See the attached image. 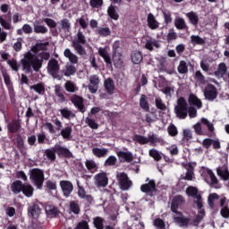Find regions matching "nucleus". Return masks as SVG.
Masks as SVG:
<instances>
[{
    "label": "nucleus",
    "mask_w": 229,
    "mask_h": 229,
    "mask_svg": "<svg viewBox=\"0 0 229 229\" xmlns=\"http://www.w3.org/2000/svg\"><path fill=\"white\" fill-rule=\"evenodd\" d=\"M160 47V43L157 39L148 38L145 41V49L148 51H153L154 49H158Z\"/></svg>",
    "instance_id": "18"
},
{
    "label": "nucleus",
    "mask_w": 229,
    "mask_h": 229,
    "mask_svg": "<svg viewBox=\"0 0 229 229\" xmlns=\"http://www.w3.org/2000/svg\"><path fill=\"white\" fill-rule=\"evenodd\" d=\"M123 48L119 47V42L113 44V63L116 67H123Z\"/></svg>",
    "instance_id": "5"
},
{
    "label": "nucleus",
    "mask_w": 229,
    "mask_h": 229,
    "mask_svg": "<svg viewBox=\"0 0 229 229\" xmlns=\"http://www.w3.org/2000/svg\"><path fill=\"white\" fill-rule=\"evenodd\" d=\"M30 178L38 189H42V185H44V171L38 168L31 169L30 172Z\"/></svg>",
    "instance_id": "4"
},
{
    "label": "nucleus",
    "mask_w": 229,
    "mask_h": 229,
    "mask_svg": "<svg viewBox=\"0 0 229 229\" xmlns=\"http://www.w3.org/2000/svg\"><path fill=\"white\" fill-rule=\"evenodd\" d=\"M147 22L150 30H157L158 26H160V23L158 22V21H157V18H155V15H153V13L148 14Z\"/></svg>",
    "instance_id": "20"
},
{
    "label": "nucleus",
    "mask_w": 229,
    "mask_h": 229,
    "mask_svg": "<svg viewBox=\"0 0 229 229\" xmlns=\"http://www.w3.org/2000/svg\"><path fill=\"white\" fill-rule=\"evenodd\" d=\"M186 169V174L184 177V180H188L189 182H192L194 180V168L192 167V165L188 164L185 166Z\"/></svg>",
    "instance_id": "31"
},
{
    "label": "nucleus",
    "mask_w": 229,
    "mask_h": 229,
    "mask_svg": "<svg viewBox=\"0 0 229 229\" xmlns=\"http://www.w3.org/2000/svg\"><path fill=\"white\" fill-rule=\"evenodd\" d=\"M89 80V90L91 94H96L99 89V83L101 81L99 80V77L98 75H91Z\"/></svg>",
    "instance_id": "11"
},
{
    "label": "nucleus",
    "mask_w": 229,
    "mask_h": 229,
    "mask_svg": "<svg viewBox=\"0 0 229 229\" xmlns=\"http://www.w3.org/2000/svg\"><path fill=\"white\" fill-rule=\"evenodd\" d=\"M107 13L111 19H114V21H117L119 19V14L117 12H115V7L113 5H110L109 8L107 9Z\"/></svg>",
    "instance_id": "50"
},
{
    "label": "nucleus",
    "mask_w": 229,
    "mask_h": 229,
    "mask_svg": "<svg viewBox=\"0 0 229 229\" xmlns=\"http://www.w3.org/2000/svg\"><path fill=\"white\" fill-rule=\"evenodd\" d=\"M76 37L77 39L75 40L78 42V44H87V38H85V34H83L81 30H78Z\"/></svg>",
    "instance_id": "51"
},
{
    "label": "nucleus",
    "mask_w": 229,
    "mask_h": 229,
    "mask_svg": "<svg viewBox=\"0 0 229 229\" xmlns=\"http://www.w3.org/2000/svg\"><path fill=\"white\" fill-rule=\"evenodd\" d=\"M131 62L132 64H139L140 62H142V54L139 51H134L131 54Z\"/></svg>",
    "instance_id": "45"
},
{
    "label": "nucleus",
    "mask_w": 229,
    "mask_h": 229,
    "mask_svg": "<svg viewBox=\"0 0 229 229\" xmlns=\"http://www.w3.org/2000/svg\"><path fill=\"white\" fill-rule=\"evenodd\" d=\"M167 131L170 137H176L178 135V129L174 124H170L167 128Z\"/></svg>",
    "instance_id": "60"
},
{
    "label": "nucleus",
    "mask_w": 229,
    "mask_h": 229,
    "mask_svg": "<svg viewBox=\"0 0 229 229\" xmlns=\"http://www.w3.org/2000/svg\"><path fill=\"white\" fill-rule=\"evenodd\" d=\"M132 140L138 142V144H148V137L142 135L133 136Z\"/></svg>",
    "instance_id": "52"
},
{
    "label": "nucleus",
    "mask_w": 229,
    "mask_h": 229,
    "mask_svg": "<svg viewBox=\"0 0 229 229\" xmlns=\"http://www.w3.org/2000/svg\"><path fill=\"white\" fill-rule=\"evenodd\" d=\"M186 194L187 196H190L191 198L193 199V203L199 210V215L197 216L196 219L193 220V225L198 226L201 219H203L205 216V210L203 209V199L201 198V193H199L198 188L194 186H189L186 189Z\"/></svg>",
    "instance_id": "3"
},
{
    "label": "nucleus",
    "mask_w": 229,
    "mask_h": 229,
    "mask_svg": "<svg viewBox=\"0 0 229 229\" xmlns=\"http://www.w3.org/2000/svg\"><path fill=\"white\" fill-rule=\"evenodd\" d=\"M77 185L79 187V190H78L79 198H81V199H86V201H89V203H90L92 201V196L87 195V193L85 192V189L80 186L79 181H77Z\"/></svg>",
    "instance_id": "28"
},
{
    "label": "nucleus",
    "mask_w": 229,
    "mask_h": 229,
    "mask_svg": "<svg viewBox=\"0 0 229 229\" xmlns=\"http://www.w3.org/2000/svg\"><path fill=\"white\" fill-rule=\"evenodd\" d=\"M177 71L179 74H187V72H189V67L187 66V63L185 61H180Z\"/></svg>",
    "instance_id": "46"
},
{
    "label": "nucleus",
    "mask_w": 229,
    "mask_h": 229,
    "mask_svg": "<svg viewBox=\"0 0 229 229\" xmlns=\"http://www.w3.org/2000/svg\"><path fill=\"white\" fill-rule=\"evenodd\" d=\"M60 114L64 119H74L76 117V114L72 113V111L68 108L60 109Z\"/></svg>",
    "instance_id": "41"
},
{
    "label": "nucleus",
    "mask_w": 229,
    "mask_h": 229,
    "mask_svg": "<svg viewBox=\"0 0 229 229\" xmlns=\"http://www.w3.org/2000/svg\"><path fill=\"white\" fill-rule=\"evenodd\" d=\"M45 153L48 160H55L56 152L54 148L47 149Z\"/></svg>",
    "instance_id": "58"
},
{
    "label": "nucleus",
    "mask_w": 229,
    "mask_h": 229,
    "mask_svg": "<svg viewBox=\"0 0 229 229\" xmlns=\"http://www.w3.org/2000/svg\"><path fill=\"white\" fill-rule=\"evenodd\" d=\"M94 180L97 187H106L108 185V177L105 172L97 174Z\"/></svg>",
    "instance_id": "13"
},
{
    "label": "nucleus",
    "mask_w": 229,
    "mask_h": 229,
    "mask_svg": "<svg viewBox=\"0 0 229 229\" xmlns=\"http://www.w3.org/2000/svg\"><path fill=\"white\" fill-rule=\"evenodd\" d=\"M28 212L30 217H32V219H38L42 210L38 204H30L28 208Z\"/></svg>",
    "instance_id": "17"
},
{
    "label": "nucleus",
    "mask_w": 229,
    "mask_h": 229,
    "mask_svg": "<svg viewBox=\"0 0 229 229\" xmlns=\"http://www.w3.org/2000/svg\"><path fill=\"white\" fill-rule=\"evenodd\" d=\"M153 224L157 229H165V223L161 218H156Z\"/></svg>",
    "instance_id": "59"
},
{
    "label": "nucleus",
    "mask_w": 229,
    "mask_h": 229,
    "mask_svg": "<svg viewBox=\"0 0 229 229\" xmlns=\"http://www.w3.org/2000/svg\"><path fill=\"white\" fill-rule=\"evenodd\" d=\"M93 225L97 229H104L105 220L102 217L97 216L93 219Z\"/></svg>",
    "instance_id": "47"
},
{
    "label": "nucleus",
    "mask_w": 229,
    "mask_h": 229,
    "mask_svg": "<svg viewBox=\"0 0 229 229\" xmlns=\"http://www.w3.org/2000/svg\"><path fill=\"white\" fill-rule=\"evenodd\" d=\"M174 112L179 119H185V117H187V101L185 98H180L178 99Z\"/></svg>",
    "instance_id": "6"
},
{
    "label": "nucleus",
    "mask_w": 229,
    "mask_h": 229,
    "mask_svg": "<svg viewBox=\"0 0 229 229\" xmlns=\"http://www.w3.org/2000/svg\"><path fill=\"white\" fill-rule=\"evenodd\" d=\"M216 173L222 180H229V172H228V166L226 165H224L223 166H219L216 168Z\"/></svg>",
    "instance_id": "24"
},
{
    "label": "nucleus",
    "mask_w": 229,
    "mask_h": 229,
    "mask_svg": "<svg viewBox=\"0 0 229 229\" xmlns=\"http://www.w3.org/2000/svg\"><path fill=\"white\" fill-rule=\"evenodd\" d=\"M120 162H131L133 160V155L131 152H117Z\"/></svg>",
    "instance_id": "26"
},
{
    "label": "nucleus",
    "mask_w": 229,
    "mask_h": 229,
    "mask_svg": "<svg viewBox=\"0 0 229 229\" xmlns=\"http://www.w3.org/2000/svg\"><path fill=\"white\" fill-rule=\"evenodd\" d=\"M45 210L48 217H56L58 214V208L49 204L46 206Z\"/></svg>",
    "instance_id": "33"
},
{
    "label": "nucleus",
    "mask_w": 229,
    "mask_h": 229,
    "mask_svg": "<svg viewBox=\"0 0 229 229\" xmlns=\"http://www.w3.org/2000/svg\"><path fill=\"white\" fill-rule=\"evenodd\" d=\"M174 26L177 30H185V28H187V23H185V20L183 18L177 16L174 19Z\"/></svg>",
    "instance_id": "38"
},
{
    "label": "nucleus",
    "mask_w": 229,
    "mask_h": 229,
    "mask_svg": "<svg viewBox=\"0 0 229 229\" xmlns=\"http://www.w3.org/2000/svg\"><path fill=\"white\" fill-rule=\"evenodd\" d=\"M183 203H185V199L183 196L177 195L174 198L171 205V210L174 214V221L179 226H189V225H194V221L184 217L183 215L178 211V208H180Z\"/></svg>",
    "instance_id": "2"
},
{
    "label": "nucleus",
    "mask_w": 229,
    "mask_h": 229,
    "mask_svg": "<svg viewBox=\"0 0 229 229\" xmlns=\"http://www.w3.org/2000/svg\"><path fill=\"white\" fill-rule=\"evenodd\" d=\"M186 17H188L189 21L193 26H198V22H199V18L198 17V14L194 12H190L186 13Z\"/></svg>",
    "instance_id": "35"
},
{
    "label": "nucleus",
    "mask_w": 229,
    "mask_h": 229,
    "mask_svg": "<svg viewBox=\"0 0 229 229\" xmlns=\"http://www.w3.org/2000/svg\"><path fill=\"white\" fill-rule=\"evenodd\" d=\"M189 103L190 105H193V106H197V108H201L202 106L201 100L196 95H190Z\"/></svg>",
    "instance_id": "43"
},
{
    "label": "nucleus",
    "mask_w": 229,
    "mask_h": 229,
    "mask_svg": "<svg viewBox=\"0 0 229 229\" xmlns=\"http://www.w3.org/2000/svg\"><path fill=\"white\" fill-rule=\"evenodd\" d=\"M202 176L205 182H207V183H208L209 185H216V183H217V178H216V175L214 174L212 170L208 168H206L202 171Z\"/></svg>",
    "instance_id": "12"
},
{
    "label": "nucleus",
    "mask_w": 229,
    "mask_h": 229,
    "mask_svg": "<svg viewBox=\"0 0 229 229\" xmlns=\"http://www.w3.org/2000/svg\"><path fill=\"white\" fill-rule=\"evenodd\" d=\"M155 103H156L157 108H158L159 110H166L167 109V106H165V104L164 103V101H162V98H157L155 99Z\"/></svg>",
    "instance_id": "63"
},
{
    "label": "nucleus",
    "mask_w": 229,
    "mask_h": 229,
    "mask_svg": "<svg viewBox=\"0 0 229 229\" xmlns=\"http://www.w3.org/2000/svg\"><path fill=\"white\" fill-rule=\"evenodd\" d=\"M23 189H24V184H22V182H21V181H15L11 185V191L14 194H19L20 192H22Z\"/></svg>",
    "instance_id": "29"
},
{
    "label": "nucleus",
    "mask_w": 229,
    "mask_h": 229,
    "mask_svg": "<svg viewBox=\"0 0 229 229\" xmlns=\"http://www.w3.org/2000/svg\"><path fill=\"white\" fill-rule=\"evenodd\" d=\"M60 187L62 189L64 196H65L66 198H69L71 192H72L74 189V187L72 186V182H71L70 181H61Z\"/></svg>",
    "instance_id": "14"
},
{
    "label": "nucleus",
    "mask_w": 229,
    "mask_h": 229,
    "mask_svg": "<svg viewBox=\"0 0 229 229\" xmlns=\"http://www.w3.org/2000/svg\"><path fill=\"white\" fill-rule=\"evenodd\" d=\"M191 40L193 46H196V45L201 46L205 44V40L201 38L199 36H191Z\"/></svg>",
    "instance_id": "56"
},
{
    "label": "nucleus",
    "mask_w": 229,
    "mask_h": 229,
    "mask_svg": "<svg viewBox=\"0 0 229 229\" xmlns=\"http://www.w3.org/2000/svg\"><path fill=\"white\" fill-rule=\"evenodd\" d=\"M72 133V127H66V128L61 130V135L64 139H70Z\"/></svg>",
    "instance_id": "54"
},
{
    "label": "nucleus",
    "mask_w": 229,
    "mask_h": 229,
    "mask_svg": "<svg viewBox=\"0 0 229 229\" xmlns=\"http://www.w3.org/2000/svg\"><path fill=\"white\" fill-rule=\"evenodd\" d=\"M148 153L149 156L152 157V158H154V160H162V156L160 155V152H158V150L151 148L149 149Z\"/></svg>",
    "instance_id": "55"
},
{
    "label": "nucleus",
    "mask_w": 229,
    "mask_h": 229,
    "mask_svg": "<svg viewBox=\"0 0 229 229\" xmlns=\"http://www.w3.org/2000/svg\"><path fill=\"white\" fill-rule=\"evenodd\" d=\"M85 165L89 173H96L98 171V164L92 159L86 160Z\"/></svg>",
    "instance_id": "39"
},
{
    "label": "nucleus",
    "mask_w": 229,
    "mask_h": 229,
    "mask_svg": "<svg viewBox=\"0 0 229 229\" xmlns=\"http://www.w3.org/2000/svg\"><path fill=\"white\" fill-rule=\"evenodd\" d=\"M146 182H148L140 186V191L141 192H145V194H148V196H153V192L157 191V184L155 181L149 180V178H148Z\"/></svg>",
    "instance_id": "9"
},
{
    "label": "nucleus",
    "mask_w": 229,
    "mask_h": 229,
    "mask_svg": "<svg viewBox=\"0 0 229 229\" xmlns=\"http://www.w3.org/2000/svg\"><path fill=\"white\" fill-rule=\"evenodd\" d=\"M72 103L74 104V106L78 108L81 112V114H85L87 109L85 108V106L83 105V98L78 95H73L71 98Z\"/></svg>",
    "instance_id": "15"
},
{
    "label": "nucleus",
    "mask_w": 229,
    "mask_h": 229,
    "mask_svg": "<svg viewBox=\"0 0 229 229\" xmlns=\"http://www.w3.org/2000/svg\"><path fill=\"white\" fill-rule=\"evenodd\" d=\"M97 33L100 35V37H108L111 35L112 31L110 30V28L108 27H98L97 29Z\"/></svg>",
    "instance_id": "49"
},
{
    "label": "nucleus",
    "mask_w": 229,
    "mask_h": 229,
    "mask_svg": "<svg viewBox=\"0 0 229 229\" xmlns=\"http://www.w3.org/2000/svg\"><path fill=\"white\" fill-rule=\"evenodd\" d=\"M46 45L36 44L30 51H28L23 55V57L21 60V67L25 72H38L40 69H42V64H44V60H47L50 57L49 53L41 52L37 55V51L38 49H44Z\"/></svg>",
    "instance_id": "1"
},
{
    "label": "nucleus",
    "mask_w": 229,
    "mask_h": 229,
    "mask_svg": "<svg viewBox=\"0 0 229 229\" xmlns=\"http://www.w3.org/2000/svg\"><path fill=\"white\" fill-rule=\"evenodd\" d=\"M77 22L82 30H87L89 28V16L87 14L82 15L77 19Z\"/></svg>",
    "instance_id": "36"
},
{
    "label": "nucleus",
    "mask_w": 229,
    "mask_h": 229,
    "mask_svg": "<svg viewBox=\"0 0 229 229\" xmlns=\"http://www.w3.org/2000/svg\"><path fill=\"white\" fill-rule=\"evenodd\" d=\"M60 31H64V33H71V21L67 19L60 21Z\"/></svg>",
    "instance_id": "30"
},
{
    "label": "nucleus",
    "mask_w": 229,
    "mask_h": 229,
    "mask_svg": "<svg viewBox=\"0 0 229 229\" xmlns=\"http://www.w3.org/2000/svg\"><path fill=\"white\" fill-rule=\"evenodd\" d=\"M64 76H74L76 74V67L72 64H66L64 69L63 70Z\"/></svg>",
    "instance_id": "37"
},
{
    "label": "nucleus",
    "mask_w": 229,
    "mask_h": 229,
    "mask_svg": "<svg viewBox=\"0 0 229 229\" xmlns=\"http://www.w3.org/2000/svg\"><path fill=\"white\" fill-rule=\"evenodd\" d=\"M200 123L208 128L210 133H214L216 128L214 127V123L210 122L208 119L203 117L200 119Z\"/></svg>",
    "instance_id": "40"
},
{
    "label": "nucleus",
    "mask_w": 229,
    "mask_h": 229,
    "mask_svg": "<svg viewBox=\"0 0 229 229\" xmlns=\"http://www.w3.org/2000/svg\"><path fill=\"white\" fill-rule=\"evenodd\" d=\"M54 150L55 151V153H57V155H67V153H69V150L67 148L60 147L58 145H55L54 147Z\"/></svg>",
    "instance_id": "64"
},
{
    "label": "nucleus",
    "mask_w": 229,
    "mask_h": 229,
    "mask_svg": "<svg viewBox=\"0 0 229 229\" xmlns=\"http://www.w3.org/2000/svg\"><path fill=\"white\" fill-rule=\"evenodd\" d=\"M204 96L208 101H214L217 98V89L214 85L208 84L204 89Z\"/></svg>",
    "instance_id": "10"
},
{
    "label": "nucleus",
    "mask_w": 229,
    "mask_h": 229,
    "mask_svg": "<svg viewBox=\"0 0 229 229\" xmlns=\"http://www.w3.org/2000/svg\"><path fill=\"white\" fill-rule=\"evenodd\" d=\"M116 178L122 191H128L130 187H131L132 182L130 178H128V174L124 173H118L116 174Z\"/></svg>",
    "instance_id": "7"
},
{
    "label": "nucleus",
    "mask_w": 229,
    "mask_h": 229,
    "mask_svg": "<svg viewBox=\"0 0 229 229\" xmlns=\"http://www.w3.org/2000/svg\"><path fill=\"white\" fill-rule=\"evenodd\" d=\"M92 153L97 158H105L108 155V148L96 147L92 148Z\"/></svg>",
    "instance_id": "21"
},
{
    "label": "nucleus",
    "mask_w": 229,
    "mask_h": 229,
    "mask_svg": "<svg viewBox=\"0 0 229 229\" xmlns=\"http://www.w3.org/2000/svg\"><path fill=\"white\" fill-rule=\"evenodd\" d=\"M148 144H152V146H157V144H164V140L162 138H158V136L155 133H149L147 137Z\"/></svg>",
    "instance_id": "22"
},
{
    "label": "nucleus",
    "mask_w": 229,
    "mask_h": 229,
    "mask_svg": "<svg viewBox=\"0 0 229 229\" xmlns=\"http://www.w3.org/2000/svg\"><path fill=\"white\" fill-rule=\"evenodd\" d=\"M33 186H31L30 184H23L22 193L27 198H31V196H33Z\"/></svg>",
    "instance_id": "48"
},
{
    "label": "nucleus",
    "mask_w": 229,
    "mask_h": 229,
    "mask_svg": "<svg viewBox=\"0 0 229 229\" xmlns=\"http://www.w3.org/2000/svg\"><path fill=\"white\" fill-rule=\"evenodd\" d=\"M85 123L92 130H98V123H96V120L89 118V117H86Z\"/></svg>",
    "instance_id": "53"
},
{
    "label": "nucleus",
    "mask_w": 229,
    "mask_h": 229,
    "mask_svg": "<svg viewBox=\"0 0 229 229\" xmlns=\"http://www.w3.org/2000/svg\"><path fill=\"white\" fill-rule=\"evenodd\" d=\"M30 90H35L37 94L43 95L46 92V86L43 83H38L30 86Z\"/></svg>",
    "instance_id": "42"
},
{
    "label": "nucleus",
    "mask_w": 229,
    "mask_h": 229,
    "mask_svg": "<svg viewBox=\"0 0 229 229\" xmlns=\"http://www.w3.org/2000/svg\"><path fill=\"white\" fill-rule=\"evenodd\" d=\"M34 31L35 33H47V28L42 26L40 24L35 23L34 24Z\"/></svg>",
    "instance_id": "62"
},
{
    "label": "nucleus",
    "mask_w": 229,
    "mask_h": 229,
    "mask_svg": "<svg viewBox=\"0 0 229 229\" xmlns=\"http://www.w3.org/2000/svg\"><path fill=\"white\" fill-rule=\"evenodd\" d=\"M64 89L67 92L74 93L78 90V87L72 81H67L64 83Z\"/></svg>",
    "instance_id": "44"
},
{
    "label": "nucleus",
    "mask_w": 229,
    "mask_h": 229,
    "mask_svg": "<svg viewBox=\"0 0 229 229\" xmlns=\"http://www.w3.org/2000/svg\"><path fill=\"white\" fill-rule=\"evenodd\" d=\"M20 128H21V123H19L18 122H13L8 125L9 131H12L13 133H14L15 131H19Z\"/></svg>",
    "instance_id": "61"
},
{
    "label": "nucleus",
    "mask_w": 229,
    "mask_h": 229,
    "mask_svg": "<svg viewBox=\"0 0 229 229\" xmlns=\"http://www.w3.org/2000/svg\"><path fill=\"white\" fill-rule=\"evenodd\" d=\"M64 56L69 60L71 64H78V55H76L69 48L64 49Z\"/></svg>",
    "instance_id": "25"
},
{
    "label": "nucleus",
    "mask_w": 229,
    "mask_h": 229,
    "mask_svg": "<svg viewBox=\"0 0 229 229\" xmlns=\"http://www.w3.org/2000/svg\"><path fill=\"white\" fill-rule=\"evenodd\" d=\"M72 46L77 55H80L81 56H85V55H87V51L85 50L83 46H81V43H78V41L72 40Z\"/></svg>",
    "instance_id": "23"
},
{
    "label": "nucleus",
    "mask_w": 229,
    "mask_h": 229,
    "mask_svg": "<svg viewBox=\"0 0 229 229\" xmlns=\"http://www.w3.org/2000/svg\"><path fill=\"white\" fill-rule=\"evenodd\" d=\"M98 55L104 59L107 65H112V59H110V47H99Z\"/></svg>",
    "instance_id": "16"
},
{
    "label": "nucleus",
    "mask_w": 229,
    "mask_h": 229,
    "mask_svg": "<svg viewBox=\"0 0 229 229\" xmlns=\"http://www.w3.org/2000/svg\"><path fill=\"white\" fill-rule=\"evenodd\" d=\"M70 210L73 214H80V204H78V201L70 202Z\"/></svg>",
    "instance_id": "57"
},
{
    "label": "nucleus",
    "mask_w": 229,
    "mask_h": 229,
    "mask_svg": "<svg viewBox=\"0 0 229 229\" xmlns=\"http://www.w3.org/2000/svg\"><path fill=\"white\" fill-rule=\"evenodd\" d=\"M47 72L55 79L58 78V72H60V64L56 59H50L47 64Z\"/></svg>",
    "instance_id": "8"
},
{
    "label": "nucleus",
    "mask_w": 229,
    "mask_h": 229,
    "mask_svg": "<svg viewBox=\"0 0 229 229\" xmlns=\"http://www.w3.org/2000/svg\"><path fill=\"white\" fill-rule=\"evenodd\" d=\"M191 140H192V131L189 129L182 130V142L184 146H189L191 144Z\"/></svg>",
    "instance_id": "19"
},
{
    "label": "nucleus",
    "mask_w": 229,
    "mask_h": 229,
    "mask_svg": "<svg viewBox=\"0 0 229 229\" xmlns=\"http://www.w3.org/2000/svg\"><path fill=\"white\" fill-rule=\"evenodd\" d=\"M226 71H227L226 64L225 63H221L218 64V68L215 72V76L216 78H223V76L226 74Z\"/></svg>",
    "instance_id": "32"
},
{
    "label": "nucleus",
    "mask_w": 229,
    "mask_h": 229,
    "mask_svg": "<svg viewBox=\"0 0 229 229\" xmlns=\"http://www.w3.org/2000/svg\"><path fill=\"white\" fill-rule=\"evenodd\" d=\"M104 87H105L106 92H108V94H114L115 86H114V81L112 79H106L104 82Z\"/></svg>",
    "instance_id": "34"
},
{
    "label": "nucleus",
    "mask_w": 229,
    "mask_h": 229,
    "mask_svg": "<svg viewBox=\"0 0 229 229\" xmlns=\"http://www.w3.org/2000/svg\"><path fill=\"white\" fill-rule=\"evenodd\" d=\"M226 203V198L220 199V207H222L220 214L222 217H225V219H228L229 217V208L227 205H225Z\"/></svg>",
    "instance_id": "27"
}]
</instances>
